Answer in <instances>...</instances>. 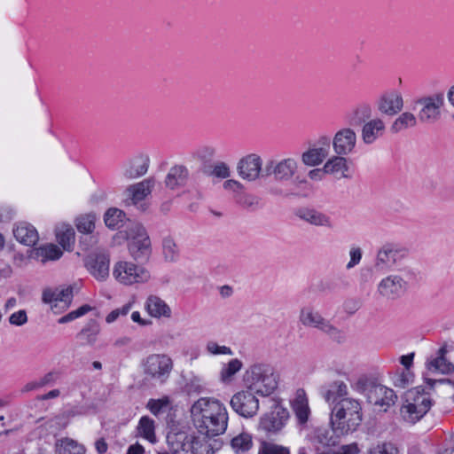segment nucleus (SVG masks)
Wrapping results in <instances>:
<instances>
[{
  "mask_svg": "<svg viewBox=\"0 0 454 454\" xmlns=\"http://www.w3.org/2000/svg\"><path fill=\"white\" fill-rule=\"evenodd\" d=\"M362 420V405L357 399L342 398L332 407L330 423L338 437L356 431Z\"/></svg>",
  "mask_w": 454,
  "mask_h": 454,
  "instance_id": "2",
  "label": "nucleus"
},
{
  "mask_svg": "<svg viewBox=\"0 0 454 454\" xmlns=\"http://www.w3.org/2000/svg\"><path fill=\"white\" fill-rule=\"evenodd\" d=\"M350 260L347 263L346 268L350 270L356 266L362 259V250L360 247H352L349 251Z\"/></svg>",
  "mask_w": 454,
  "mask_h": 454,
  "instance_id": "54",
  "label": "nucleus"
},
{
  "mask_svg": "<svg viewBox=\"0 0 454 454\" xmlns=\"http://www.w3.org/2000/svg\"><path fill=\"white\" fill-rule=\"evenodd\" d=\"M63 254L62 250L55 244L50 243L40 246L32 251L31 257L42 263L56 261Z\"/></svg>",
  "mask_w": 454,
  "mask_h": 454,
  "instance_id": "31",
  "label": "nucleus"
},
{
  "mask_svg": "<svg viewBox=\"0 0 454 454\" xmlns=\"http://www.w3.org/2000/svg\"><path fill=\"white\" fill-rule=\"evenodd\" d=\"M344 307H345V310L348 313L353 314L359 309L360 304L357 301L348 300L345 302Z\"/></svg>",
  "mask_w": 454,
  "mask_h": 454,
  "instance_id": "62",
  "label": "nucleus"
},
{
  "mask_svg": "<svg viewBox=\"0 0 454 454\" xmlns=\"http://www.w3.org/2000/svg\"><path fill=\"white\" fill-rule=\"evenodd\" d=\"M162 254L166 261L176 262L179 258V248L174 239L166 237L162 240Z\"/></svg>",
  "mask_w": 454,
  "mask_h": 454,
  "instance_id": "42",
  "label": "nucleus"
},
{
  "mask_svg": "<svg viewBox=\"0 0 454 454\" xmlns=\"http://www.w3.org/2000/svg\"><path fill=\"white\" fill-rule=\"evenodd\" d=\"M97 215L94 213L80 215L75 218V226L78 231L90 234L94 231Z\"/></svg>",
  "mask_w": 454,
  "mask_h": 454,
  "instance_id": "40",
  "label": "nucleus"
},
{
  "mask_svg": "<svg viewBox=\"0 0 454 454\" xmlns=\"http://www.w3.org/2000/svg\"><path fill=\"white\" fill-rule=\"evenodd\" d=\"M301 220L317 226L328 229L333 228V222L330 215L318 211L315 208L302 207L299 208L295 214Z\"/></svg>",
  "mask_w": 454,
  "mask_h": 454,
  "instance_id": "24",
  "label": "nucleus"
},
{
  "mask_svg": "<svg viewBox=\"0 0 454 454\" xmlns=\"http://www.w3.org/2000/svg\"><path fill=\"white\" fill-rule=\"evenodd\" d=\"M145 309L154 318H169L172 315L170 307L160 297L151 294L146 298L145 302Z\"/></svg>",
  "mask_w": 454,
  "mask_h": 454,
  "instance_id": "25",
  "label": "nucleus"
},
{
  "mask_svg": "<svg viewBox=\"0 0 454 454\" xmlns=\"http://www.w3.org/2000/svg\"><path fill=\"white\" fill-rule=\"evenodd\" d=\"M417 122V117L412 113L404 112L393 121L390 131L396 134L407 129L414 128Z\"/></svg>",
  "mask_w": 454,
  "mask_h": 454,
  "instance_id": "36",
  "label": "nucleus"
},
{
  "mask_svg": "<svg viewBox=\"0 0 454 454\" xmlns=\"http://www.w3.org/2000/svg\"><path fill=\"white\" fill-rule=\"evenodd\" d=\"M88 271L98 281H104L109 277L110 256L108 254L94 253L85 259Z\"/></svg>",
  "mask_w": 454,
  "mask_h": 454,
  "instance_id": "17",
  "label": "nucleus"
},
{
  "mask_svg": "<svg viewBox=\"0 0 454 454\" xmlns=\"http://www.w3.org/2000/svg\"><path fill=\"white\" fill-rule=\"evenodd\" d=\"M131 319L135 323H137L141 326H147L152 324V321L149 319L142 318L140 313L138 311H134L131 314Z\"/></svg>",
  "mask_w": 454,
  "mask_h": 454,
  "instance_id": "60",
  "label": "nucleus"
},
{
  "mask_svg": "<svg viewBox=\"0 0 454 454\" xmlns=\"http://www.w3.org/2000/svg\"><path fill=\"white\" fill-rule=\"evenodd\" d=\"M252 434L241 432L231 438L230 446L235 454H247L253 448Z\"/></svg>",
  "mask_w": 454,
  "mask_h": 454,
  "instance_id": "35",
  "label": "nucleus"
},
{
  "mask_svg": "<svg viewBox=\"0 0 454 454\" xmlns=\"http://www.w3.org/2000/svg\"><path fill=\"white\" fill-rule=\"evenodd\" d=\"M191 413L200 434L216 436L227 429L228 412L218 400L200 398L192 404Z\"/></svg>",
  "mask_w": 454,
  "mask_h": 454,
  "instance_id": "1",
  "label": "nucleus"
},
{
  "mask_svg": "<svg viewBox=\"0 0 454 454\" xmlns=\"http://www.w3.org/2000/svg\"><path fill=\"white\" fill-rule=\"evenodd\" d=\"M262 160L256 153H250L241 158L237 164L239 176L247 181H255L260 177Z\"/></svg>",
  "mask_w": 454,
  "mask_h": 454,
  "instance_id": "19",
  "label": "nucleus"
},
{
  "mask_svg": "<svg viewBox=\"0 0 454 454\" xmlns=\"http://www.w3.org/2000/svg\"><path fill=\"white\" fill-rule=\"evenodd\" d=\"M153 186L154 179L152 177L129 186L127 191L130 195L133 204L136 205L145 200L152 192Z\"/></svg>",
  "mask_w": 454,
  "mask_h": 454,
  "instance_id": "33",
  "label": "nucleus"
},
{
  "mask_svg": "<svg viewBox=\"0 0 454 454\" xmlns=\"http://www.w3.org/2000/svg\"><path fill=\"white\" fill-rule=\"evenodd\" d=\"M55 235L58 243L65 250H72L75 240L74 230L70 224L59 223L55 228Z\"/></svg>",
  "mask_w": 454,
  "mask_h": 454,
  "instance_id": "34",
  "label": "nucleus"
},
{
  "mask_svg": "<svg viewBox=\"0 0 454 454\" xmlns=\"http://www.w3.org/2000/svg\"><path fill=\"white\" fill-rule=\"evenodd\" d=\"M332 386L333 387L336 395L342 399V398H348V386L346 383H344L341 380H336L332 383Z\"/></svg>",
  "mask_w": 454,
  "mask_h": 454,
  "instance_id": "56",
  "label": "nucleus"
},
{
  "mask_svg": "<svg viewBox=\"0 0 454 454\" xmlns=\"http://www.w3.org/2000/svg\"><path fill=\"white\" fill-rule=\"evenodd\" d=\"M223 186L224 190L231 192L237 195L241 193L244 189V185L240 182L234 179H228L224 181Z\"/></svg>",
  "mask_w": 454,
  "mask_h": 454,
  "instance_id": "55",
  "label": "nucleus"
},
{
  "mask_svg": "<svg viewBox=\"0 0 454 454\" xmlns=\"http://www.w3.org/2000/svg\"><path fill=\"white\" fill-rule=\"evenodd\" d=\"M323 396L329 404L333 403L334 405V403L338 402V396L332 384L329 386V388L324 392Z\"/></svg>",
  "mask_w": 454,
  "mask_h": 454,
  "instance_id": "58",
  "label": "nucleus"
},
{
  "mask_svg": "<svg viewBox=\"0 0 454 454\" xmlns=\"http://www.w3.org/2000/svg\"><path fill=\"white\" fill-rule=\"evenodd\" d=\"M403 106V99L400 92L390 90L384 92L377 101L378 110L384 114L393 116Z\"/></svg>",
  "mask_w": 454,
  "mask_h": 454,
  "instance_id": "21",
  "label": "nucleus"
},
{
  "mask_svg": "<svg viewBox=\"0 0 454 454\" xmlns=\"http://www.w3.org/2000/svg\"><path fill=\"white\" fill-rule=\"evenodd\" d=\"M331 138L328 136H321L315 145L301 154V162L305 166L316 167L320 165L329 155Z\"/></svg>",
  "mask_w": 454,
  "mask_h": 454,
  "instance_id": "12",
  "label": "nucleus"
},
{
  "mask_svg": "<svg viewBox=\"0 0 454 454\" xmlns=\"http://www.w3.org/2000/svg\"><path fill=\"white\" fill-rule=\"evenodd\" d=\"M243 380L256 395L269 396L278 388L279 376L270 364L255 363L247 369Z\"/></svg>",
  "mask_w": 454,
  "mask_h": 454,
  "instance_id": "3",
  "label": "nucleus"
},
{
  "mask_svg": "<svg viewBox=\"0 0 454 454\" xmlns=\"http://www.w3.org/2000/svg\"><path fill=\"white\" fill-rule=\"evenodd\" d=\"M58 454H84L85 448L73 439L65 438L57 443Z\"/></svg>",
  "mask_w": 454,
  "mask_h": 454,
  "instance_id": "39",
  "label": "nucleus"
},
{
  "mask_svg": "<svg viewBox=\"0 0 454 454\" xmlns=\"http://www.w3.org/2000/svg\"><path fill=\"white\" fill-rule=\"evenodd\" d=\"M169 404V400L168 397H163L160 399H150L147 403L146 407L153 415H159L162 410Z\"/></svg>",
  "mask_w": 454,
  "mask_h": 454,
  "instance_id": "48",
  "label": "nucleus"
},
{
  "mask_svg": "<svg viewBox=\"0 0 454 454\" xmlns=\"http://www.w3.org/2000/svg\"><path fill=\"white\" fill-rule=\"evenodd\" d=\"M413 374L410 370H403L402 373L397 375L395 379L394 384L397 387L405 388L410 383L412 382Z\"/></svg>",
  "mask_w": 454,
  "mask_h": 454,
  "instance_id": "51",
  "label": "nucleus"
},
{
  "mask_svg": "<svg viewBox=\"0 0 454 454\" xmlns=\"http://www.w3.org/2000/svg\"><path fill=\"white\" fill-rule=\"evenodd\" d=\"M386 126L380 118L372 119L362 127L361 137L365 145H372L385 133Z\"/></svg>",
  "mask_w": 454,
  "mask_h": 454,
  "instance_id": "26",
  "label": "nucleus"
},
{
  "mask_svg": "<svg viewBox=\"0 0 454 454\" xmlns=\"http://www.w3.org/2000/svg\"><path fill=\"white\" fill-rule=\"evenodd\" d=\"M129 241V252L133 259L145 262L149 259L152 247L150 238L145 227L138 223H132L126 231Z\"/></svg>",
  "mask_w": 454,
  "mask_h": 454,
  "instance_id": "5",
  "label": "nucleus"
},
{
  "mask_svg": "<svg viewBox=\"0 0 454 454\" xmlns=\"http://www.w3.org/2000/svg\"><path fill=\"white\" fill-rule=\"evenodd\" d=\"M149 167V158L146 155H137L124 165L123 175L129 179L144 176Z\"/></svg>",
  "mask_w": 454,
  "mask_h": 454,
  "instance_id": "27",
  "label": "nucleus"
},
{
  "mask_svg": "<svg viewBox=\"0 0 454 454\" xmlns=\"http://www.w3.org/2000/svg\"><path fill=\"white\" fill-rule=\"evenodd\" d=\"M290 404L298 424L306 425L310 416V408L309 398L303 388H299L295 391Z\"/></svg>",
  "mask_w": 454,
  "mask_h": 454,
  "instance_id": "22",
  "label": "nucleus"
},
{
  "mask_svg": "<svg viewBox=\"0 0 454 454\" xmlns=\"http://www.w3.org/2000/svg\"><path fill=\"white\" fill-rule=\"evenodd\" d=\"M132 303L129 302L124 304L122 307L112 310L106 317V321L108 324L114 323L121 316H126L131 309Z\"/></svg>",
  "mask_w": 454,
  "mask_h": 454,
  "instance_id": "50",
  "label": "nucleus"
},
{
  "mask_svg": "<svg viewBox=\"0 0 454 454\" xmlns=\"http://www.w3.org/2000/svg\"><path fill=\"white\" fill-rule=\"evenodd\" d=\"M258 454H290L288 448L273 442H262Z\"/></svg>",
  "mask_w": 454,
  "mask_h": 454,
  "instance_id": "46",
  "label": "nucleus"
},
{
  "mask_svg": "<svg viewBox=\"0 0 454 454\" xmlns=\"http://www.w3.org/2000/svg\"><path fill=\"white\" fill-rule=\"evenodd\" d=\"M142 365L147 377L163 383L173 369V360L166 354H151L143 360Z\"/></svg>",
  "mask_w": 454,
  "mask_h": 454,
  "instance_id": "7",
  "label": "nucleus"
},
{
  "mask_svg": "<svg viewBox=\"0 0 454 454\" xmlns=\"http://www.w3.org/2000/svg\"><path fill=\"white\" fill-rule=\"evenodd\" d=\"M208 175L217 178L225 179L231 176V169L227 163L218 161L213 166L212 170Z\"/></svg>",
  "mask_w": 454,
  "mask_h": 454,
  "instance_id": "47",
  "label": "nucleus"
},
{
  "mask_svg": "<svg viewBox=\"0 0 454 454\" xmlns=\"http://www.w3.org/2000/svg\"><path fill=\"white\" fill-rule=\"evenodd\" d=\"M113 276L119 283L126 286L145 283L151 278L149 271L144 267L125 261L114 264Z\"/></svg>",
  "mask_w": 454,
  "mask_h": 454,
  "instance_id": "8",
  "label": "nucleus"
},
{
  "mask_svg": "<svg viewBox=\"0 0 454 454\" xmlns=\"http://www.w3.org/2000/svg\"><path fill=\"white\" fill-rule=\"evenodd\" d=\"M371 454H398V449L390 442L383 443L373 448Z\"/></svg>",
  "mask_w": 454,
  "mask_h": 454,
  "instance_id": "53",
  "label": "nucleus"
},
{
  "mask_svg": "<svg viewBox=\"0 0 454 454\" xmlns=\"http://www.w3.org/2000/svg\"><path fill=\"white\" fill-rule=\"evenodd\" d=\"M406 254L407 250L403 247L387 243L377 252L374 269L377 272H386L395 266Z\"/></svg>",
  "mask_w": 454,
  "mask_h": 454,
  "instance_id": "10",
  "label": "nucleus"
},
{
  "mask_svg": "<svg viewBox=\"0 0 454 454\" xmlns=\"http://www.w3.org/2000/svg\"><path fill=\"white\" fill-rule=\"evenodd\" d=\"M289 419L287 409L275 405L271 411L264 414L260 419L259 427L270 434L278 433Z\"/></svg>",
  "mask_w": 454,
  "mask_h": 454,
  "instance_id": "13",
  "label": "nucleus"
},
{
  "mask_svg": "<svg viewBox=\"0 0 454 454\" xmlns=\"http://www.w3.org/2000/svg\"><path fill=\"white\" fill-rule=\"evenodd\" d=\"M431 400L420 395L414 399L413 403L403 404L400 410L403 419L411 424L419 421L431 408Z\"/></svg>",
  "mask_w": 454,
  "mask_h": 454,
  "instance_id": "16",
  "label": "nucleus"
},
{
  "mask_svg": "<svg viewBox=\"0 0 454 454\" xmlns=\"http://www.w3.org/2000/svg\"><path fill=\"white\" fill-rule=\"evenodd\" d=\"M371 115V106L368 104H361L353 110L352 116L349 117L348 121L350 124L364 122Z\"/></svg>",
  "mask_w": 454,
  "mask_h": 454,
  "instance_id": "44",
  "label": "nucleus"
},
{
  "mask_svg": "<svg viewBox=\"0 0 454 454\" xmlns=\"http://www.w3.org/2000/svg\"><path fill=\"white\" fill-rule=\"evenodd\" d=\"M230 404L237 414L247 419L254 417L259 411V400L247 387L234 394Z\"/></svg>",
  "mask_w": 454,
  "mask_h": 454,
  "instance_id": "11",
  "label": "nucleus"
},
{
  "mask_svg": "<svg viewBox=\"0 0 454 454\" xmlns=\"http://www.w3.org/2000/svg\"><path fill=\"white\" fill-rule=\"evenodd\" d=\"M355 390L364 394L367 401L382 411H387L394 405L397 398L393 389L370 382L366 379H359L356 383Z\"/></svg>",
  "mask_w": 454,
  "mask_h": 454,
  "instance_id": "4",
  "label": "nucleus"
},
{
  "mask_svg": "<svg viewBox=\"0 0 454 454\" xmlns=\"http://www.w3.org/2000/svg\"><path fill=\"white\" fill-rule=\"evenodd\" d=\"M214 436L203 435V442L200 447H196L195 454H214L218 450L221 443L218 440L212 439Z\"/></svg>",
  "mask_w": 454,
  "mask_h": 454,
  "instance_id": "45",
  "label": "nucleus"
},
{
  "mask_svg": "<svg viewBox=\"0 0 454 454\" xmlns=\"http://www.w3.org/2000/svg\"><path fill=\"white\" fill-rule=\"evenodd\" d=\"M346 155L336 154L332 156L324 165V172L326 174L337 175L340 177L349 178L348 160Z\"/></svg>",
  "mask_w": 454,
  "mask_h": 454,
  "instance_id": "32",
  "label": "nucleus"
},
{
  "mask_svg": "<svg viewBox=\"0 0 454 454\" xmlns=\"http://www.w3.org/2000/svg\"><path fill=\"white\" fill-rule=\"evenodd\" d=\"M187 390L189 394L196 393L199 394L202 390V385L200 384V380L199 379H193L187 384Z\"/></svg>",
  "mask_w": 454,
  "mask_h": 454,
  "instance_id": "59",
  "label": "nucleus"
},
{
  "mask_svg": "<svg viewBox=\"0 0 454 454\" xmlns=\"http://www.w3.org/2000/svg\"><path fill=\"white\" fill-rule=\"evenodd\" d=\"M189 179V171L184 165H175L170 168L165 178L168 188L175 190L186 184Z\"/></svg>",
  "mask_w": 454,
  "mask_h": 454,
  "instance_id": "28",
  "label": "nucleus"
},
{
  "mask_svg": "<svg viewBox=\"0 0 454 454\" xmlns=\"http://www.w3.org/2000/svg\"><path fill=\"white\" fill-rule=\"evenodd\" d=\"M99 332V326L96 323H90L82 329L77 337L82 344L92 345L96 342Z\"/></svg>",
  "mask_w": 454,
  "mask_h": 454,
  "instance_id": "43",
  "label": "nucleus"
},
{
  "mask_svg": "<svg viewBox=\"0 0 454 454\" xmlns=\"http://www.w3.org/2000/svg\"><path fill=\"white\" fill-rule=\"evenodd\" d=\"M444 101L445 97L442 92L419 98L416 101V104L420 106L418 120L425 124L436 122L441 117V109L444 106Z\"/></svg>",
  "mask_w": 454,
  "mask_h": 454,
  "instance_id": "9",
  "label": "nucleus"
},
{
  "mask_svg": "<svg viewBox=\"0 0 454 454\" xmlns=\"http://www.w3.org/2000/svg\"><path fill=\"white\" fill-rule=\"evenodd\" d=\"M405 289L406 282L399 275H388L382 278L377 286L380 296L392 300L400 297Z\"/></svg>",
  "mask_w": 454,
  "mask_h": 454,
  "instance_id": "20",
  "label": "nucleus"
},
{
  "mask_svg": "<svg viewBox=\"0 0 454 454\" xmlns=\"http://www.w3.org/2000/svg\"><path fill=\"white\" fill-rule=\"evenodd\" d=\"M175 452L183 451L185 454H195V448L200 447L203 442V435H194L185 432H179L168 436Z\"/></svg>",
  "mask_w": 454,
  "mask_h": 454,
  "instance_id": "18",
  "label": "nucleus"
},
{
  "mask_svg": "<svg viewBox=\"0 0 454 454\" xmlns=\"http://www.w3.org/2000/svg\"><path fill=\"white\" fill-rule=\"evenodd\" d=\"M298 169V161L294 158H285L280 160H270L265 168L266 175H273L277 181H290Z\"/></svg>",
  "mask_w": 454,
  "mask_h": 454,
  "instance_id": "14",
  "label": "nucleus"
},
{
  "mask_svg": "<svg viewBox=\"0 0 454 454\" xmlns=\"http://www.w3.org/2000/svg\"><path fill=\"white\" fill-rule=\"evenodd\" d=\"M13 235L20 243L26 246L35 245L39 238L35 228L25 222L16 224L13 229Z\"/></svg>",
  "mask_w": 454,
  "mask_h": 454,
  "instance_id": "29",
  "label": "nucleus"
},
{
  "mask_svg": "<svg viewBox=\"0 0 454 454\" xmlns=\"http://www.w3.org/2000/svg\"><path fill=\"white\" fill-rule=\"evenodd\" d=\"M299 321L303 326L316 328L333 340L340 341L343 339L341 331L324 317L313 306H304L300 309Z\"/></svg>",
  "mask_w": 454,
  "mask_h": 454,
  "instance_id": "6",
  "label": "nucleus"
},
{
  "mask_svg": "<svg viewBox=\"0 0 454 454\" xmlns=\"http://www.w3.org/2000/svg\"><path fill=\"white\" fill-rule=\"evenodd\" d=\"M414 353L402 356L400 357V363L404 366L405 370H410L413 364Z\"/></svg>",
  "mask_w": 454,
  "mask_h": 454,
  "instance_id": "61",
  "label": "nucleus"
},
{
  "mask_svg": "<svg viewBox=\"0 0 454 454\" xmlns=\"http://www.w3.org/2000/svg\"><path fill=\"white\" fill-rule=\"evenodd\" d=\"M356 142V133L349 127L339 129L333 136V140H331L334 153L347 156L355 152Z\"/></svg>",
  "mask_w": 454,
  "mask_h": 454,
  "instance_id": "15",
  "label": "nucleus"
},
{
  "mask_svg": "<svg viewBox=\"0 0 454 454\" xmlns=\"http://www.w3.org/2000/svg\"><path fill=\"white\" fill-rule=\"evenodd\" d=\"M243 367V363L238 359L233 358L227 364H223L220 372V380L223 383H229L232 380L233 377L239 372Z\"/></svg>",
  "mask_w": 454,
  "mask_h": 454,
  "instance_id": "38",
  "label": "nucleus"
},
{
  "mask_svg": "<svg viewBox=\"0 0 454 454\" xmlns=\"http://www.w3.org/2000/svg\"><path fill=\"white\" fill-rule=\"evenodd\" d=\"M127 454H145V448L137 442L128 448Z\"/></svg>",
  "mask_w": 454,
  "mask_h": 454,
  "instance_id": "64",
  "label": "nucleus"
},
{
  "mask_svg": "<svg viewBox=\"0 0 454 454\" xmlns=\"http://www.w3.org/2000/svg\"><path fill=\"white\" fill-rule=\"evenodd\" d=\"M27 322V315L25 309H20L9 317V323L15 326H22Z\"/></svg>",
  "mask_w": 454,
  "mask_h": 454,
  "instance_id": "52",
  "label": "nucleus"
},
{
  "mask_svg": "<svg viewBox=\"0 0 454 454\" xmlns=\"http://www.w3.org/2000/svg\"><path fill=\"white\" fill-rule=\"evenodd\" d=\"M58 377H59L58 372H50L44 374L42 378L38 379L39 385H41V387L52 385L55 383Z\"/></svg>",
  "mask_w": 454,
  "mask_h": 454,
  "instance_id": "57",
  "label": "nucleus"
},
{
  "mask_svg": "<svg viewBox=\"0 0 454 454\" xmlns=\"http://www.w3.org/2000/svg\"><path fill=\"white\" fill-rule=\"evenodd\" d=\"M73 299V287H56L54 289H46L43 293V301L51 304L54 307L59 305L61 308H67Z\"/></svg>",
  "mask_w": 454,
  "mask_h": 454,
  "instance_id": "23",
  "label": "nucleus"
},
{
  "mask_svg": "<svg viewBox=\"0 0 454 454\" xmlns=\"http://www.w3.org/2000/svg\"><path fill=\"white\" fill-rule=\"evenodd\" d=\"M126 215L125 213L118 208L113 207L109 208L104 216V221L106 225L112 229H119L121 226L122 222L124 221Z\"/></svg>",
  "mask_w": 454,
  "mask_h": 454,
  "instance_id": "41",
  "label": "nucleus"
},
{
  "mask_svg": "<svg viewBox=\"0 0 454 454\" xmlns=\"http://www.w3.org/2000/svg\"><path fill=\"white\" fill-rule=\"evenodd\" d=\"M207 351L214 356L217 355H229L233 354L231 348L227 346H220L215 341H208L206 346Z\"/></svg>",
  "mask_w": 454,
  "mask_h": 454,
  "instance_id": "49",
  "label": "nucleus"
},
{
  "mask_svg": "<svg viewBox=\"0 0 454 454\" xmlns=\"http://www.w3.org/2000/svg\"><path fill=\"white\" fill-rule=\"evenodd\" d=\"M137 434L152 443L156 442V435L154 432V421L148 416H143L138 422Z\"/></svg>",
  "mask_w": 454,
  "mask_h": 454,
  "instance_id": "37",
  "label": "nucleus"
},
{
  "mask_svg": "<svg viewBox=\"0 0 454 454\" xmlns=\"http://www.w3.org/2000/svg\"><path fill=\"white\" fill-rule=\"evenodd\" d=\"M324 168H314L309 171L308 176L311 180L320 181L324 177Z\"/></svg>",
  "mask_w": 454,
  "mask_h": 454,
  "instance_id": "63",
  "label": "nucleus"
},
{
  "mask_svg": "<svg viewBox=\"0 0 454 454\" xmlns=\"http://www.w3.org/2000/svg\"><path fill=\"white\" fill-rule=\"evenodd\" d=\"M447 353L446 347H442L437 352V356L427 361V368L432 372H440L442 374H450L454 372V364L445 358Z\"/></svg>",
  "mask_w": 454,
  "mask_h": 454,
  "instance_id": "30",
  "label": "nucleus"
}]
</instances>
